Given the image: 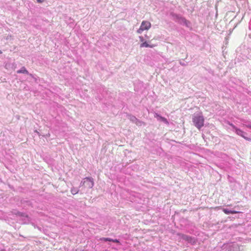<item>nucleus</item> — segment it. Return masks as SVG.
<instances>
[{
    "label": "nucleus",
    "mask_w": 251,
    "mask_h": 251,
    "mask_svg": "<svg viewBox=\"0 0 251 251\" xmlns=\"http://www.w3.org/2000/svg\"><path fill=\"white\" fill-rule=\"evenodd\" d=\"M192 121L194 126L199 129L204 126V118L202 112L195 114L192 118Z\"/></svg>",
    "instance_id": "1"
},
{
    "label": "nucleus",
    "mask_w": 251,
    "mask_h": 251,
    "mask_svg": "<svg viewBox=\"0 0 251 251\" xmlns=\"http://www.w3.org/2000/svg\"><path fill=\"white\" fill-rule=\"evenodd\" d=\"M151 23L147 21H143L139 28L137 30V33L141 34L144 30H148L151 27Z\"/></svg>",
    "instance_id": "2"
},
{
    "label": "nucleus",
    "mask_w": 251,
    "mask_h": 251,
    "mask_svg": "<svg viewBox=\"0 0 251 251\" xmlns=\"http://www.w3.org/2000/svg\"><path fill=\"white\" fill-rule=\"evenodd\" d=\"M229 125L230 126H231L232 127V128L233 129H234L235 130V133L241 136L242 137L244 138L245 139H246V140H248V141H251V139L248 138V137H246L244 134H245V133L241 129H239V128H237L234 125H233L232 124H229Z\"/></svg>",
    "instance_id": "3"
},
{
    "label": "nucleus",
    "mask_w": 251,
    "mask_h": 251,
    "mask_svg": "<svg viewBox=\"0 0 251 251\" xmlns=\"http://www.w3.org/2000/svg\"><path fill=\"white\" fill-rule=\"evenodd\" d=\"M139 38L140 41L141 42H142V43L140 44V46L141 48L145 47V48H154L155 46H156V45L155 44H150L149 43L150 42V41H149L148 42H147V41H145L144 37L142 36H139Z\"/></svg>",
    "instance_id": "4"
},
{
    "label": "nucleus",
    "mask_w": 251,
    "mask_h": 251,
    "mask_svg": "<svg viewBox=\"0 0 251 251\" xmlns=\"http://www.w3.org/2000/svg\"><path fill=\"white\" fill-rule=\"evenodd\" d=\"M83 185L86 188H92L94 186V181L93 179L90 177H86L84 179Z\"/></svg>",
    "instance_id": "5"
},
{
    "label": "nucleus",
    "mask_w": 251,
    "mask_h": 251,
    "mask_svg": "<svg viewBox=\"0 0 251 251\" xmlns=\"http://www.w3.org/2000/svg\"><path fill=\"white\" fill-rule=\"evenodd\" d=\"M181 238L185 240V241H188V242H190V243H192V242L194 243L195 242L194 239L191 236H187L186 235H182Z\"/></svg>",
    "instance_id": "6"
},
{
    "label": "nucleus",
    "mask_w": 251,
    "mask_h": 251,
    "mask_svg": "<svg viewBox=\"0 0 251 251\" xmlns=\"http://www.w3.org/2000/svg\"><path fill=\"white\" fill-rule=\"evenodd\" d=\"M17 73L18 74H28V72L27 71V70L25 69V67H23L21 70L17 71Z\"/></svg>",
    "instance_id": "7"
},
{
    "label": "nucleus",
    "mask_w": 251,
    "mask_h": 251,
    "mask_svg": "<svg viewBox=\"0 0 251 251\" xmlns=\"http://www.w3.org/2000/svg\"><path fill=\"white\" fill-rule=\"evenodd\" d=\"M156 117H158L159 118V119L163 122L164 123H165V124L168 125L169 124V122L168 121V120H167L166 118H164V117H163L162 116H159L158 115H156Z\"/></svg>",
    "instance_id": "8"
},
{
    "label": "nucleus",
    "mask_w": 251,
    "mask_h": 251,
    "mask_svg": "<svg viewBox=\"0 0 251 251\" xmlns=\"http://www.w3.org/2000/svg\"><path fill=\"white\" fill-rule=\"evenodd\" d=\"M78 189L76 188L73 187L71 189V192L73 195L76 194L78 193Z\"/></svg>",
    "instance_id": "9"
},
{
    "label": "nucleus",
    "mask_w": 251,
    "mask_h": 251,
    "mask_svg": "<svg viewBox=\"0 0 251 251\" xmlns=\"http://www.w3.org/2000/svg\"><path fill=\"white\" fill-rule=\"evenodd\" d=\"M100 240L104 241H112V240H113L112 239H111V238H102L100 239Z\"/></svg>",
    "instance_id": "10"
},
{
    "label": "nucleus",
    "mask_w": 251,
    "mask_h": 251,
    "mask_svg": "<svg viewBox=\"0 0 251 251\" xmlns=\"http://www.w3.org/2000/svg\"><path fill=\"white\" fill-rule=\"evenodd\" d=\"M223 212L226 214H230V210H229L228 209H223Z\"/></svg>",
    "instance_id": "11"
},
{
    "label": "nucleus",
    "mask_w": 251,
    "mask_h": 251,
    "mask_svg": "<svg viewBox=\"0 0 251 251\" xmlns=\"http://www.w3.org/2000/svg\"><path fill=\"white\" fill-rule=\"evenodd\" d=\"M230 214H235V213H239V212L238 211H234V210H230Z\"/></svg>",
    "instance_id": "12"
},
{
    "label": "nucleus",
    "mask_w": 251,
    "mask_h": 251,
    "mask_svg": "<svg viewBox=\"0 0 251 251\" xmlns=\"http://www.w3.org/2000/svg\"><path fill=\"white\" fill-rule=\"evenodd\" d=\"M112 242L115 243H119V241L117 239H113Z\"/></svg>",
    "instance_id": "13"
},
{
    "label": "nucleus",
    "mask_w": 251,
    "mask_h": 251,
    "mask_svg": "<svg viewBox=\"0 0 251 251\" xmlns=\"http://www.w3.org/2000/svg\"><path fill=\"white\" fill-rule=\"evenodd\" d=\"M37 1L38 3H42L44 2V0H37Z\"/></svg>",
    "instance_id": "14"
},
{
    "label": "nucleus",
    "mask_w": 251,
    "mask_h": 251,
    "mask_svg": "<svg viewBox=\"0 0 251 251\" xmlns=\"http://www.w3.org/2000/svg\"><path fill=\"white\" fill-rule=\"evenodd\" d=\"M246 126L248 128H251V125H246Z\"/></svg>",
    "instance_id": "15"
},
{
    "label": "nucleus",
    "mask_w": 251,
    "mask_h": 251,
    "mask_svg": "<svg viewBox=\"0 0 251 251\" xmlns=\"http://www.w3.org/2000/svg\"><path fill=\"white\" fill-rule=\"evenodd\" d=\"M2 53V51L0 50V54H1Z\"/></svg>",
    "instance_id": "16"
},
{
    "label": "nucleus",
    "mask_w": 251,
    "mask_h": 251,
    "mask_svg": "<svg viewBox=\"0 0 251 251\" xmlns=\"http://www.w3.org/2000/svg\"><path fill=\"white\" fill-rule=\"evenodd\" d=\"M19 215L22 216V214L19 213Z\"/></svg>",
    "instance_id": "17"
}]
</instances>
